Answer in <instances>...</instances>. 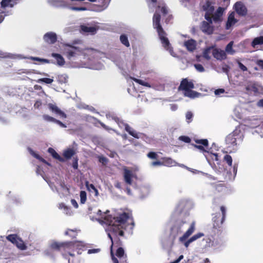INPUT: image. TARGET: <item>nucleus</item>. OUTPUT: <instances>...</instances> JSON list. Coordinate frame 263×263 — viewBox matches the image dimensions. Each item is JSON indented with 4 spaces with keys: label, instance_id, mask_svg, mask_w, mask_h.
<instances>
[{
    "label": "nucleus",
    "instance_id": "f257e3e1",
    "mask_svg": "<svg viewBox=\"0 0 263 263\" xmlns=\"http://www.w3.org/2000/svg\"><path fill=\"white\" fill-rule=\"evenodd\" d=\"M109 226L108 236L110 238L111 245L110 254L114 263H128L127 256L123 248L120 246L122 242L119 237H124V231L129 228L132 231L135 223L132 215L123 212L116 216L107 215L104 218Z\"/></svg>",
    "mask_w": 263,
    "mask_h": 263
},
{
    "label": "nucleus",
    "instance_id": "f03ea898",
    "mask_svg": "<svg viewBox=\"0 0 263 263\" xmlns=\"http://www.w3.org/2000/svg\"><path fill=\"white\" fill-rule=\"evenodd\" d=\"M160 20L161 15L160 13L156 11L153 17V27L157 30L163 48L168 51L172 55L175 56L173 48L172 47L168 38L166 37V33L161 25Z\"/></svg>",
    "mask_w": 263,
    "mask_h": 263
},
{
    "label": "nucleus",
    "instance_id": "7ed1b4c3",
    "mask_svg": "<svg viewBox=\"0 0 263 263\" xmlns=\"http://www.w3.org/2000/svg\"><path fill=\"white\" fill-rule=\"evenodd\" d=\"M73 241L58 242L54 241L50 245V248L54 251H59L61 253L63 257L66 259L68 256L74 257Z\"/></svg>",
    "mask_w": 263,
    "mask_h": 263
},
{
    "label": "nucleus",
    "instance_id": "20e7f679",
    "mask_svg": "<svg viewBox=\"0 0 263 263\" xmlns=\"http://www.w3.org/2000/svg\"><path fill=\"white\" fill-rule=\"evenodd\" d=\"M220 211L221 212V216L219 213H217L213 217V231L214 233H217L218 236L223 235V231L221 229V226L225 220L226 216V209L222 205L220 206Z\"/></svg>",
    "mask_w": 263,
    "mask_h": 263
},
{
    "label": "nucleus",
    "instance_id": "39448f33",
    "mask_svg": "<svg viewBox=\"0 0 263 263\" xmlns=\"http://www.w3.org/2000/svg\"><path fill=\"white\" fill-rule=\"evenodd\" d=\"M194 88V84L192 81H189L187 78L183 79L178 87V90L184 91V96L190 98L198 97L200 93L192 90Z\"/></svg>",
    "mask_w": 263,
    "mask_h": 263
},
{
    "label": "nucleus",
    "instance_id": "423d86ee",
    "mask_svg": "<svg viewBox=\"0 0 263 263\" xmlns=\"http://www.w3.org/2000/svg\"><path fill=\"white\" fill-rule=\"evenodd\" d=\"M213 240L212 241L211 238H206V247H213L216 249H218L221 247L223 246L224 244L225 241L223 238V236H218L217 233H214L213 236Z\"/></svg>",
    "mask_w": 263,
    "mask_h": 263
},
{
    "label": "nucleus",
    "instance_id": "0eeeda50",
    "mask_svg": "<svg viewBox=\"0 0 263 263\" xmlns=\"http://www.w3.org/2000/svg\"><path fill=\"white\" fill-rule=\"evenodd\" d=\"M6 238L20 250H25L27 249V246L24 241L17 234H10L6 237Z\"/></svg>",
    "mask_w": 263,
    "mask_h": 263
},
{
    "label": "nucleus",
    "instance_id": "6e6552de",
    "mask_svg": "<svg viewBox=\"0 0 263 263\" xmlns=\"http://www.w3.org/2000/svg\"><path fill=\"white\" fill-rule=\"evenodd\" d=\"M195 222H193L190 225V227L189 228V229L184 233V234L181 237L179 238L180 241H181V242H184V245L186 248H187L191 242H192L190 239H189L187 240H186L190 236H191L193 233V232L195 231Z\"/></svg>",
    "mask_w": 263,
    "mask_h": 263
},
{
    "label": "nucleus",
    "instance_id": "1a4fd4ad",
    "mask_svg": "<svg viewBox=\"0 0 263 263\" xmlns=\"http://www.w3.org/2000/svg\"><path fill=\"white\" fill-rule=\"evenodd\" d=\"M184 223L185 222L181 221L175 223L172 227L169 238L172 241H174L177 236L182 232V227Z\"/></svg>",
    "mask_w": 263,
    "mask_h": 263
},
{
    "label": "nucleus",
    "instance_id": "9d476101",
    "mask_svg": "<svg viewBox=\"0 0 263 263\" xmlns=\"http://www.w3.org/2000/svg\"><path fill=\"white\" fill-rule=\"evenodd\" d=\"M65 48V53L68 59H71L72 58L79 55L81 52L79 47L66 45Z\"/></svg>",
    "mask_w": 263,
    "mask_h": 263
},
{
    "label": "nucleus",
    "instance_id": "9b49d317",
    "mask_svg": "<svg viewBox=\"0 0 263 263\" xmlns=\"http://www.w3.org/2000/svg\"><path fill=\"white\" fill-rule=\"evenodd\" d=\"M115 121L117 123L119 126L121 127H124L125 130L128 133L129 135L135 138H139L138 134L135 131L132 129L131 127L127 123H125L122 120L116 117L114 118Z\"/></svg>",
    "mask_w": 263,
    "mask_h": 263
},
{
    "label": "nucleus",
    "instance_id": "f8f14e48",
    "mask_svg": "<svg viewBox=\"0 0 263 263\" xmlns=\"http://www.w3.org/2000/svg\"><path fill=\"white\" fill-rule=\"evenodd\" d=\"M238 139H239V135L232 133L227 136L226 143L228 147H233L237 145V140Z\"/></svg>",
    "mask_w": 263,
    "mask_h": 263
},
{
    "label": "nucleus",
    "instance_id": "ddd939ff",
    "mask_svg": "<svg viewBox=\"0 0 263 263\" xmlns=\"http://www.w3.org/2000/svg\"><path fill=\"white\" fill-rule=\"evenodd\" d=\"M201 30L206 34H212L214 31V27L210 25L209 23L206 21H202L200 25Z\"/></svg>",
    "mask_w": 263,
    "mask_h": 263
},
{
    "label": "nucleus",
    "instance_id": "4468645a",
    "mask_svg": "<svg viewBox=\"0 0 263 263\" xmlns=\"http://www.w3.org/2000/svg\"><path fill=\"white\" fill-rule=\"evenodd\" d=\"M43 39L46 43L52 44L57 42V35L54 32H49L44 34Z\"/></svg>",
    "mask_w": 263,
    "mask_h": 263
},
{
    "label": "nucleus",
    "instance_id": "2eb2a0df",
    "mask_svg": "<svg viewBox=\"0 0 263 263\" xmlns=\"http://www.w3.org/2000/svg\"><path fill=\"white\" fill-rule=\"evenodd\" d=\"M213 57L218 60H223L227 58V54L224 50L220 49L214 48L212 50Z\"/></svg>",
    "mask_w": 263,
    "mask_h": 263
},
{
    "label": "nucleus",
    "instance_id": "dca6fc26",
    "mask_svg": "<svg viewBox=\"0 0 263 263\" xmlns=\"http://www.w3.org/2000/svg\"><path fill=\"white\" fill-rule=\"evenodd\" d=\"M236 12L241 16H245L247 13V10L245 6L240 2H236L234 5Z\"/></svg>",
    "mask_w": 263,
    "mask_h": 263
},
{
    "label": "nucleus",
    "instance_id": "f3484780",
    "mask_svg": "<svg viewBox=\"0 0 263 263\" xmlns=\"http://www.w3.org/2000/svg\"><path fill=\"white\" fill-rule=\"evenodd\" d=\"M49 109L52 112L59 115L62 118H66L67 115L65 112L62 111L56 105L49 103L48 104Z\"/></svg>",
    "mask_w": 263,
    "mask_h": 263
},
{
    "label": "nucleus",
    "instance_id": "a211bd4d",
    "mask_svg": "<svg viewBox=\"0 0 263 263\" xmlns=\"http://www.w3.org/2000/svg\"><path fill=\"white\" fill-rule=\"evenodd\" d=\"M213 4H214L210 0H207L203 5L202 9L204 11H205V13H213L215 10Z\"/></svg>",
    "mask_w": 263,
    "mask_h": 263
},
{
    "label": "nucleus",
    "instance_id": "6ab92c4d",
    "mask_svg": "<svg viewBox=\"0 0 263 263\" xmlns=\"http://www.w3.org/2000/svg\"><path fill=\"white\" fill-rule=\"evenodd\" d=\"M73 243V251L77 250L78 254H81L82 251L84 250L85 245L83 241H72Z\"/></svg>",
    "mask_w": 263,
    "mask_h": 263
},
{
    "label": "nucleus",
    "instance_id": "aec40b11",
    "mask_svg": "<svg viewBox=\"0 0 263 263\" xmlns=\"http://www.w3.org/2000/svg\"><path fill=\"white\" fill-rule=\"evenodd\" d=\"M224 9L221 7L218 8L216 12L213 13V20L215 22L221 21V17L223 14Z\"/></svg>",
    "mask_w": 263,
    "mask_h": 263
},
{
    "label": "nucleus",
    "instance_id": "412c9836",
    "mask_svg": "<svg viewBox=\"0 0 263 263\" xmlns=\"http://www.w3.org/2000/svg\"><path fill=\"white\" fill-rule=\"evenodd\" d=\"M161 160L162 161V165L171 167L176 166L177 164V162L175 161L169 157H162L161 158Z\"/></svg>",
    "mask_w": 263,
    "mask_h": 263
},
{
    "label": "nucleus",
    "instance_id": "4be33fe9",
    "mask_svg": "<svg viewBox=\"0 0 263 263\" xmlns=\"http://www.w3.org/2000/svg\"><path fill=\"white\" fill-rule=\"evenodd\" d=\"M237 22L235 18L234 13L232 12L228 16V21L226 24V29H229L232 26L234 25Z\"/></svg>",
    "mask_w": 263,
    "mask_h": 263
},
{
    "label": "nucleus",
    "instance_id": "5701e85b",
    "mask_svg": "<svg viewBox=\"0 0 263 263\" xmlns=\"http://www.w3.org/2000/svg\"><path fill=\"white\" fill-rule=\"evenodd\" d=\"M132 172L130 170L125 169L124 171V179L126 183L129 185L132 184Z\"/></svg>",
    "mask_w": 263,
    "mask_h": 263
},
{
    "label": "nucleus",
    "instance_id": "b1692460",
    "mask_svg": "<svg viewBox=\"0 0 263 263\" xmlns=\"http://www.w3.org/2000/svg\"><path fill=\"white\" fill-rule=\"evenodd\" d=\"M51 57L54 58L55 60H57V64L59 66H63L65 63V61L63 57L59 53H52L51 54Z\"/></svg>",
    "mask_w": 263,
    "mask_h": 263
},
{
    "label": "nucleus",
    "instance_id": "393cba45",
    "mask_svg": "<svg viewBox=\"0 0 263 263\" xmlns=\"http://www.w3.org/2000/svg\"><path fill=\"white\" fill-rule=\"evenodd\" d=\"M28 150H29L30 154L32 156H33L34 158L38 159L39 160L42 162L43 163L46 164L48 165H50V164L49 162H48L46 160H45L44 158H43L42 157H41L39 154H37L35 152H34L31 148H29Z\"/></svg>",
    "mask_w": 263,
    "mask_h": 263
},
{
    "label": "nucleus",
    "instance_id": "a878e982",
    "mask_svg": "<svg viewBox=\"0 0 263 263\" xmlns=\"http://www.w3.org/2000/svg\"><path fill=\"white\" fill-rule=\"evenodd\" d=\"M80 28L81 31L84 32L91 33L95 34L97 31V29L95 27H88L85 25H81Z\"/></svg>",
    "mask_w": 263,
    "mask_h": 263
},
{
    "label": "nucleus",
    "instance_id": "bb28decb",
    "mask_svg": "<svg viewBox=\"0 0 263 263\" xmlns=\"http://www.w3.org/2000/svg\"><path fill=\"white\" fill-rule=\"evenodd\" d=\"M184 45L186 49L190 51H193L196 48L195 41L190 40L184 42Z\"/></svg>",
    "mask_w": 263,
    "mask_h": 263
},
{
    "label": "nucleus",
    "instance_id": "cd10ccee",
    "mask_svg": "<svg viewBox=\"0 0 263 263\" xmlns=\"http://www.w3.org/2000/svg\"><path fill=\"white\" fill-rule=\"evenodd\" d=\"M48 152L49 153H50L52 156L58 160L59 161H61V162H64L65 160L64 159V158H63L62 157H61L55 151L51 148V147H49L48 149Z\"/></svg>",
    "mask_w": 263,
    "mask_h": 263
},
{
    "label": "nucleus",
    "instance_id": "c85d7f7f",
    "mask_svg": "<svg viewBox=\"0 0 263 263\" xmlns=\"http://www.w3.org/2000/svg\"><path fill=\"white\" fill-rule=\"evenodd\" d=\"M76 154L75 151L72 148H68L63 152V156L66 159H70Z\"/></svg>",
    "mask_w": 263,
    "mask_h": 263
},
{
    "label": "nucleus",
    "instance_id": "c756f323",
    "mask_svg": "<svg viewBox=\"0 0 263 263\" xmlns=\"http://www.w3.org/2000/svg\"><path fill=\"white\" fill-rule=\"evenodd\" d=\"M65 235L69 236L72 239L76 238L78 235V231L77 229H68L64 233Z\"/></svg>",
    "mask_w": 263,
    "mask_h": 263
},
{
    "label": "nucleus",
    "instance_id": "7c9ffc66",
    "mask_svg": "<svg viewBox=\"0 0 263 263\" xmlns=\"http://www.w3.org/2000/svg\"><path fill=\"white\" fill-rule=\"evenodd\" d=\"M246 90L248 92H253L254 93H257L258 92V89L256 85L254 83L248 84L246 87Z\"/></svg>",
    "mask_w": 263,
    "mask_h": 263
},
{
    "label": "nucleus",
    "instance_id": "2f4dec72",
    "mask_svg": "<svg viewBox=\"0 0 263 263\" xmlns=\"http://www.w3.org/2000/svg\"><path fill=\"white\" fill-rule=\"evenodd\" d=\"M86 186L87 189L91 192L92 193H94V195L97 197L99 195V192L98 190L96 188L95 185L92 184H89L88 182H86Z\"/></svg>",
    "mask_w": 263,
    "mask_h": 263
},
{
    "label": "nucleus",
    "instance_id": "473e14b6",
    "mask_svg": "<svg viewBox=\"0 0 263 263\" xmlns=\"http://www.w3.org/2000/svg\"><path fill=\"white\" fill-rule=\"evenodd\" d=\"M262 44H263V36H260L259 37L254 38L251 43V45L253 47H255L256 46H257V45H262Z\"/></svg>",
    "mask_w": 263,
    "mask_h": 263
},
{
    "label": "nucleus",
    "instance_id": "72a5a7b5",
    "mask_svg": "<svg viewBox=\"0 0 263 263\" xmlns=\"http://www.w3.org/2000/svg\"><path fill=\"white\" fill-rule=\"evenodd\" d=\"M213 49L214 47L213 46L205 48L203 52V58L208 60H210L211 59V57L210 55L211 53V50L212 49L213 50Z\"/></svg>",
    "mask_w": 263,
    "mask_h": 263
},
{
    "label": "nucleus",
    "instance_id": "f704fd0d",
    "mask_svg": "<svg viewBox=\"0 0 263 263\" xmlns=\"http://www.w3.org/2000/svg\"><path fill=\"white\" fill-rule=\"evenodd\" d=\"M233 42L231 41L226 47V52H227L228 54L233 55L235 52V50L233 49Z\"/></svg>",
    "mask_w": 263,
    "mask_h": 263
},
{
    "label": "nucleus",
    "instance_id": "c9c22d12",
    "mask_svg": "<svg viewBox=\"0 0 263 263\" xmlns=\"http://www.w3.org/2000/svg\"><path fill=\"white\" fill-rule=\"evenodd\" d=\"M120 39L121 43L123 45H124L125 46H126L127 47L129 46V45H130L129 43L128 42V38L126 35H125L124 34H122L120 37Z\"/></svg>",
    "mask_w": 263,
    "mask_h": 263
},
{
    "label": "nucleus",
    "instance_id": "e433bc0d",
    "mask_svg": "<svg viewBox=\"0 0 263 263\" xmlns=\"http://www.w3.org/2000/svg\"><path fill=\"white\" fill-rule=\"evenodd\" d=\"M132 79L137 83L140 84L142 86H146L147 87H151V85L146 82H145L141 79H138L136 78H132Z\"/></svg>",
    "mask_w": 263,
    "mask_h": 263
},
{
    "label": "nucleus",
    "instance_id": "4c0bfd02",
    "mask_svg": "<svg viewBox=\"0 0 263 263\" xmlns=\"http://www.w3.org/2000/svg\"><path fill=\"white\" fill-rule=\"evenodd\" d=\"M195 142L198 144V145H203L205 147H208L209 145V142L207 139H195Z\"/></svg>",
    "mask_w": 263,
    "mask_h": 263
},
{
    "label": "nucleus",
    "instance_id": "58836bf2",
    "mask_svg": "<svg viewBox=\"0 0 263 263\" xmlns=\"http://www.w3.org/2000/svg\"><path fill=\"white\" fill-rule=\"evenodd\" d=\"M223 161L226 162L229 166H232V158L229 155H226L223 157Z\"/></svg>",
    "mask_w": 263,
    "mask_h": 263
},
{
    "label": "nucleus",
    "instance_id": "ea45409f",
    "mask_svg": "<svg viewBox=\"0 0 263 263\" xmlns=\"http://www.w3.org/2000/svg\"><path fill=\"white\" fill-rule=\"evenodd\" d=\"M80 202L81 203L84 204L85 203L87 199L86 193L85 191H81L80 192Z\"/></svg>",
    "mask_w": 263,
    "mask_h": 263
},
{
    "label": "nucleus",
    "instance_id": "a19ab883",
    "mask_svg": "<svg viewBox=\"0 0 263 263\" xmlns=\"http://www.w3.org/2000/svg\"><path fill=\"white\" fill-rule=\"evenodd\" d=\"M36 81L38 83L43 82L46 84H51L53 82V80L52 79H50V78H43L39 79Z\"/></svg>",
    "mask_w": 263,
    "mask_h": 263
},
{
    "label": "nucleus",
    "instance_id": "79ce46f5",
    "mask_svg": "<svg viewBox=\"0 0 263 263\" xmlns=\"http://www.w3.org/2000/svg\"><path fill=\"white\" fill-rule=\"evenodd\" d=\"M158 8H160V11L163 16H165L168 14V10L165 5L162 6L161 7L160 6H158Z\"/></svg>",
    "mask_w": 263,
    "mask_h": 263
},
{
    "label": "nucleus",
    "instance_id": "37998d69",
    "mask_svg": "<svg viewBox=\"0 0 263 263\" xmlns=\"http://www.w3.org/2000/svg\"><path fill=\"white\" fill-rule=\"evenodd\" d=\"M193 117V114L191 111H189L186 113L185 118L187 123H189L192 122Z\"/></svg>",
    "mask_w": 263,
    "mask_h": 263
},
{
    "label": "nucleus",
    "instance_id": "c03bdc74",
    "mask_svg": "<svg viewBox=\"0 0 263 263\" xmlns=\"http://www.w3.org/2000/svg\"><path fill=\"white\" fill-rule=\"evenodd\" d=\"M204 236V234L203 233H198L197 234H196L195 235H193L192 237H191L190 239L191 240L192 242L195 241L198 238H201V237Z\"/></svg>",
    "mask_w": 263,
    "mask_h": 263
},
{
    "label": "nucleus",
    "instance_id": "a18cd8bd",
    "mask_svg": "<svg viewBox=\"0 0 263 263\" xmlns=\"http://www.w3.org/2000/svg\"><path fill=\"white\" fill-rule=\"evenodd\" d=\"M147 156L148 158L152 159H157L158 157V156L157 153L154 152H150L147 154Z\"/></svg>",
    "mask_w": 263,
    "mask_h": 263
},
{
    "label": "nucleus",
    "instance_id": "49530a36",
    "mask_svg": "<svg viewBox=\"0 0 263 263\" xmlns=\"http://www.w3.org/2000/svg\"><path fill=\"white\" fill-rule=\"evenodd\" d=\"M179 140L185 143H189L191 142V138L186 136H181L179 137Z\"/></svg>",
    "mask_w": 263,
    "mask_h": 263
},
{
    "label": "nucleus",
    "instance_id": "de8ad7c7",
    "mask_svg": "<svg viewBox=\"0 0 263 263\" xmlns=\"http://www.w3.org/2000/svg\"><path fill=\"white\" fill-rule=\"evenodd\" d=\"M78 160L77 157H73L72 166L74 170H77L78 168Z\"/></svg>",
    "mask_w": 263,
    "mask_h": 263
},
{
    "label": "nucleus",
    "instance_id": "09e8293b",
    "mask_svg": "<svg viewBox=\"0 0 263 263\" xmlns=\"http://www.w3.org/2000/svg\"><path fill=\"white\" fill-rule=\"evenodd\" d=\"M43 119L47 121L55 122L56 119L47 115H44Z\"/></svg>",
    "mask_w": 263,
    "mask_h": 263
},
{
    "label": "nucleus",
    "instance_id": "8fccbe9b",
    "mask_svg": "<svg viewBox=\"0 0 263 263\" xmlns=\"http://www.w3.org/2000/svg\"><path fill=\"white\" fill-rule=\"evenodd\" d=\"M98 158L99 161L104 165L106 164L108 161V159L104 156H99Z\"/></svg>",
    "mask_w": 263,
    "mask_h": 263
},
{
    "label": "nucleus",
    "instance_id": "3c124183",
    "mask_svg": "<svg viewBox=\"0 0 263 263\" xmlns=\"http://www.w3.org/2000/svg\"><path fill=\"white\" fill-rule=\"evenodd\" d=\"M192 145L194 147L199 149L201 152H206V151L205 150V149L204 148L205 146H203V145H197V144H192Z\"/></svg>",
    "mask_w": 263,
    "mask_h": 263
},
{
    "label": "nucleus",
    "instance_id": "603ef678",
    "mask_svg": "<svg viewBox=\"0 0 263 263\" xmlns=\"http://www.w3.org/2000/svg\"><path fill=\"white\" fill-rule=\"evenodd\" d=\"M195 68L199 72H203L204 68L203 66L200 64H196L194 65Z\"/></svg>",
    "mask_w": 263,
    "mask_h": 263
},
{
    "label": "nucleus",
    "instance_id": "864d4df0",
    "mask_svg": "<svg viewBox=\"0 0 263 263\" xmlns=\"http://www.w3.org/2000/svg\"><path fill=\"white\" fill-rule=\"evenodd\" d=\"M70 9L72 10L75 11H84L86 10V8L84 7H71Z\"/></svg>",
    "mask_w": 263,
    "mask_h": 263
},
{
    "label": "nucleus",
    "instance_id": "5fc2aeb1",
    "mask_svg": "<svg viewBox=\"0 0 263 263\" xmlns=\"http://www.w3.org/2000/svg\"><path fill=\"white\" fill-rule=\"evenodd\" d=\"M238 66L239 68L243 71H246L248 70L247 67L240 62H238Z\"/></svg>",
    "mask_w": 263,
    "mask_h": 263
},
{
    "label": "nucleus",
    "instance_id": "6e6d98bb",
    "mask_svg": "<svg viewBox=\"0 0 263 263\" xmlns=\"http://www.w3.org/2000/svg\"><path fill=\"white\" fill-rule=\"evenodd\" d=\"M205 19L208 21L213 18V13H205L204 15Z\"/></svg>",
    "mask_w": 263,
    "mask_h": 263
},
{
    "label": "nucleus",
    "instance_id": "4d7b16f0",
    "mask_svg": "<svg viewBox=\"0 0 263 263\" xmlns=\"http://www.w3.org/2000/svg\"><path fill=\"white\" fill-rule=\"evenodd\" d=\"M162 161H154L152 163V165L154 166H161L162 165Z\"/></svg>",
    "mask_w": 263,
    "mask_h": 263
},
{
    "label": "nucleus",
    "instance_id": "13d9d810",
    "mask_svg": "<svg viewBox=\"0 0 263 263\" xmlns=\"http://www.w3.org/2000/svg\"><path fill=\"white\" fill-rule=\"evenodd\" d=\"M224 89H222V88H219V89H216L215 91V94L216 95H220V93H224Z\"/></svg>",
    "mask_w": 263,
    "mask_h": 263
},
{
    "label": "nucleus",
    "instance_id": "bf43d9fd",
    "mask_svg": "<svg viewBox=\"0 0 263 263\" xmlns=\"http://www.w3.org/2000/svg\"><path fill=\"white\" fill-rule=\"evenodd\" d=\"M34 59L37 61L43 62L45 63H50V60H48V59H40L39 58H35Z\"/></svg>",
    "mask_w": 263,
    "mask_h": 263
},
{
    "label": "nucleus",
    "instance_id": "052dcab7",
    "mask_svg": "<svg viewBox=\"0 0 263 263\" xmlns=\"http://www.w3.org/2000/svg\"><path fill=\"white\" fill-rule=\"evenodd\" d=\"M54 123L58 124V125H59L62 127H63V128H66V125L65 124H64L61 121H60V120H58L57 119H56V120H55Z\"/></svg>",
    "mask_w": 263,
    "mask_h": 263
},
{
    "label": "nucleus",
    "instance_id": "680f3d73",
    "mask_svg": "<svg viewBox=\"0 0 263 263\" xmlns=\"http://www.w3.org/2000/svg\"><path fill=\"white\" fill-rule=\"evenodd\" d=\"M238 164L237 163H234L233 167V172L234 174H236L237 168H238Z\"/></svg>",
    "mask_w": 263,
    "mask_h": 263
},
{
    "label": "nucleus",
    "instance_id": "e2e57ef3",
    "mask_svg": "<svg viewBox=\"0 0 263 263\" xmlns=\"http://www.w3.org/2000/svg\"><path fill=\"white\" fill-rule=\"evenodd\" d=\"M59 80L62 82H65L66 81V79L64 75H60L58 76Z\"/></svg>",
    "mask_w": 263,
    "mask_h": 263
},
{
    "label": "nucleus",
    "instance_id": "0e129e2a",
    "mask_svg": "<svg viewBox=\"0 0 263 263\" xmlns=\"http://www.w3.org/2000/svg\"><path fill=\"white\" fill-rule=\"evenodd\" d=\"M256 64L262 69H263V60H258L256 61Z\"/></svg>",
    "mask_w": 263,
    "mask_h": 263
},
{
    "label": "nucleus",
    "instance_id": "69168bd1",
    "mask_svg": "<svg viewBox=\"0 0 263 263\" xmlns=\"http://www.w3.org/2000/svg\"><path fill=\"white\" fill-rule=\"evenodd\" d=\"M42 102L40 100H37L35 102L34 106L35 108H39V107L41 105Z\"/></svg>",
    "mask_w": 263,
    "mask_h": 263
},
{
    "label": "nucleus",
    "instance_id": "338daca9",
    "mask_svg": "<svg viewBox=\"0 0 263 263\" xmlns=\"http://www.w3.org/2000/svg\"><path fill=\"white\" fill-rule=\"evenodd\" d=\"M71 204L75 208H78V204L75 199H71Z\"/></svg>",
    "mask_w": 263,
    "mask_h": 263
},
{
    "label": "nucleus",
    "instance_id": "774afa93",
    "mask_svg": "<svg viewBox=\"0 0 263 263\" xmlns=\"http://www.w3.org/2000/svg\"><path fill=\"white\" fill-rule=\"evenodd\" d=\"M257 105L260 107H263V99L259 100L257 103Z\"/></svg>",
    "mask_w": 263,
    "mask_h": 263
}]
</instances>
